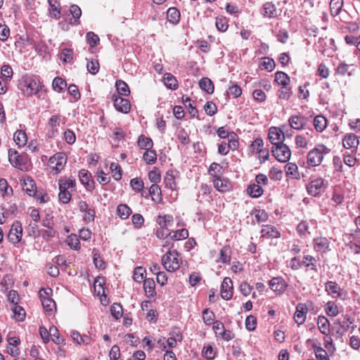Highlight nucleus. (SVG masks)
Segmentation results:
<instances>
[{
  "mask_svg": "<svg viewBox=\"0 0 360 360\" xmlns=\"http://www.w3.org/2000/svg\"><path fill=\"white\" fill-rule=\"evenodd\" d=\"M71 337L73 341L79 345H89L94 341L89 335H81L77 331H72L71 333Z\"/></svg>",
  "mask_w": 360,
  "mask_h": 360,
  "instance_id": "obj_29",
  "label": "nucleus"
},
{
  "mask_svg": "<svg viewBox=\"0 0 360 360\" xmlns=\"http://www.w3.org/2000/svg\"><path fill=\"white\" fill-rule=\"evenodd\" d=\"M58 199L63 204L68 203L72 199V191L76 189V181L72 178L63 177L58 180Z\"/></svg>",
  "mask_w": 360,
  "mask_h": 360,
  "instance_id": "obj_2",
  "label": "nucleus"
},
{
  "mask_svg": "<svg viewBox=\"0 0 360 360\" xmlns=\"http://www.w3.org/2000/svg\"><path fill=\"white\" fill-rule=\"evenodd\" d=\"M165 269L169 272H174L180 268L181 258L176 250H169L161 259Z\"/></svg>",
  "mask_w": 360,
  "mask_h": 360,
  "instance_id": "obj_4",
  "label": "nucleus"
},
{
  "mask_svg": "<svg viewBox=\"0 0 360 360\" xmlns=\"http://www.w3.org/2000/svg\"><path fill=\"white\" fill-rule=\"evenodd\" d=\"M308 307L306 303H298L294 314V320L299 325H302L307 318Z\"/></svg>",
  "mask_w": 360,
  "mask_h": 360,
  "instance_id": "obj_20",
  "label": "nucleus"
},
{
  "mask_svg": "<svg viewBox=\"0 0 360 360\" xmlns=\"http://www.w3.org/2000/svg\"><path fill=\"white\" fill-rule=\"evenodd\" d=\"M13 69L9 65H4L1 68V75L0 77L1 79L4 80H11L13 77Z\"/></svg>",
  "mask_w": 360,
  "mask_h": 360,
  "instance_id": "obj_62",
  "label": "nucleus"
},
{
  "mask_svg": "<svg viewBox=\"0 0 360 360\" xmlns=\"http://www.w3.org/2000/svg\"><path fill=\"white\" fill-rule=\"evenodd\" d=\"M66 87L67 83L65 79L60 77H56L53 79L52 82V88L55 91L61 93L64 91Z\"/></svg>",
  "mask_w": 360,
  "mask_h": 360,
  "instance_id": "obj_47",
  "label": "nucleus"
},
{
  "mask_svg": "<svg viewBox=\"0 0 360 360\" xmlns=\"http://www.w3.org/2000/svg\"><path fill=\"white\" fill-rule=\"evenodd\" d=\"M112 100L114 103L115 109L122 113H128L131 110L130 101L127 98H123L115 94L112 95Z\"/></svg>",
  "mask_w": 360,
  "mask_h": 360,
  "instance_id": "obj_16",
  "label": "nucleus"
},
{
  "mask_svg": "<svg viewBox=\"0 0 360 360\" xmlns=\"http://www.w3.org/2000/svg\"><path fill=\"white\" fill-rule=\"evenodd\" d=\"M317 326L320 332L323 335H328L330 331L329 321L323 316H319L317 319Z\"/></svg>",
  "mask_w": 360,
  "mask_h": 360,
  "instance_id": "obj_37",
  "label": "nucleus"
},
{
  "mask_svg": "<svg viewBox=\"0 0 360 360\" xmlns=\"http://www.w3.org/2000/svg\"><path fill=\"white\" fill-rule=\"evenodd\" d=\"M8 160L11 165L22 171L28 169V157L25 153H19L15 149L8 150Z\"/></svg>",
  "mask_w": 360,
  "mask_h": 360,
  "instance_id": "obj_5",
  "label": "nucleus"
},
{
  "mask_svg": "<svg viewBox=\"0 0 360 360\" xmlns=\"http://www.w3.org/2000/svg\"><path fill=\"white\" fill-rule=\"evenodd\" d=\"M326 312L329 316H336L339 314L337 304L334 302H328L326 304Z\"/></svg>",
  "mask_w": 360,
  "mask_h": 360,
  "instance_id": "obj_58",
  "label": "nucleus"
},
{
  "mask_svg": "<svg viewBox=\"0 0 360 360\" xmlns=\"http://www.w3.org/2000/svg\"><path fill=\"white\" fill-rule=\"evenodd\" d=\"M79 181L86 190L92 191L94 188V181L91 179V173L86 169H81L78 174Z\"/></svg>",
  "mask_w": 360,
  "mask_h": 360,
  "instance_id": "obj_21",
  "label": "nucleus"
},
{
  "mask_svg": "<svg viewBox=\"0 0 360 360\" xmlns=\"http://www.w3.org/2000/svg\"><path fill=\"white\" fill-rule=\"evenodd\" d=\"M199 86L202 90L209 94H212L214 92V84L208 77L202 78L199 82Z\"/></svg>",
  "mask_w": 360,
  "mask_h": 360,
  "instance_id": "obj_40",
  "label": "nucleus"
},
{
  "mask_svg": "<svg viewBox=\"0 0 360 360\" xmlns=\"http://www.w3.org/2000/svg\"><path fill=\"white\" fill-rule=\"evenodd\" d=\"M117 214L122 219H127L131 214V209L126 204H120L117 207Z\"/></svg>",
  "mask_w": 360,
  "mask_h": 360,
  "instance_id": "obj_42",
  "label": "nucleus"
},
{
  "mask_svg": "<svg viewBox=\"0 0 360 360\" xmlns=\"http://www.w3.org/2000/svg\"><path fill=\"white\" fill-rule=\"evenodd\" d=\"M314 129L318 133L323 132L328 126V120L322 115H318L313 120Z\"/></svg>",
  "mask_w": 360,
  "mask_h": 360,
  "instance_id": "obj_28",
  "label": "nucleus"
},
{
  "mask_svg": "<svg viewBox=\"0 0 360 360\" xmlns=\"http://www.w3.org/2000/svg\"><path fill=\"white\" fill-rule=\"evenodd\" d=\"M223 172L222 166L217 162L211 163L208 169V172L212 176V179L221 176Z\"/></svg>",
  "mask_w": 360,
  "mask_h": 360,
  "instance_id": "obj_41",
  "label": "nucleus"
},
{
  "mask_svg": "<svg viewBox=\"0 0 360 360\" xmlns=\"http://www.w3.org/2000/svg\"><path fill=\"white\" fill-rule=\"evenodd\" d=\"M180 15V11L175 7H171L167 11V18L169 22H179Z\"/></svg>",
  "mask_w": 360,
  "mask_h": 360,
  "instance_id": "obj_51",
  "label": "nucleus"
},
{
  "mask_svg": "<svg viewBox=\"0 0 360 360\" xmlns=\"http://www.w3.org/2000/svg\"><path fill=\"white\" fill-rule=\"evenodd\" d=\"M12 310L13 311L14 318L17 321H24V319H25L26 313H25V309L22 307L18 305V304H17L15 305H13Z\"/></svg>",
  "mask_w": 360,
  "mask_h": 360,
  "instance_id": "obj_57",
  "label": "nucleus"
},
{
  "mask_svg": "<svg viewBox=\"0 0 360 360\" xmlns=\"http://www.w3.org/2000/svg\"><path fill=\"white\" fill-rule=\"evenodd\" d=\"M292 95V90L290 85L281 86L278 91V97L281 100L288 101Z\"/></svg>",
  "mask_w": 360,
  "mask_h": 360,
  "instance_id": "obj_48",
  "label": "nucleus"
},
{
  "mask_svg": "<svg viewBox=\"0 0 360 360\" xmlns=\"http://www.w3.org/2000/svg\"><path fill=\"white\" fill-rule=\"evenodd\" d=\"M247 193L250 197L257 198L263 194L264 189L257 184H252L248 186Z\"/></svg>",
  "mask_w": 360,
  "mask_h": 360,
  "instance_id": "obj_38",
  "label": "nucleus"
},
{
  "mask_svg": "<svg viewBox=\"0 0 360 360\" xmlns=\"http://www.w3.org/2000/svg\"><path fill=\"white\" fill-rule=\"evenodd\" d=\"M231 257V249L229 245L224 246L219 252V258L217 262L223 264H229Z\"/></svg>",
  "mask_w": 360,
  "mask_h": 360,
  "instance_id": "obj_36",
  "label": "nucleus"
},
{
  "mask_svg": "<svg viewBox=\"0 0 360 360\" xmlns=\"http://www.w3.org/2000/svg\"><path fill=\"white\" fill-rule=\"evenodd\" d=\"M22 238V227L19 221L14 222L8 232L7 238L15 246L19 247Z\"/></svg>",
  "mask_w": 360,
  "mask_h": 360,
  "instance_id": "obj_9",
  "label": "nucleus"
},
{
  "mask_svg": "<svg viewBox=\"0 0 360 360\" xmlns=\"http://www.w3.org/2000/svg\"><path fill=\"white\" fill-rule=\"evenodd\" d=\"M312 349L317 360H330L327 352L321 347V344L313 343Z\"/></svg>",
  "mask_w": 360,
  "mask_h": 360,
  "instance_id": "obj_34",
  "label": "nucleus"
},
{
  "mask_svg": "<svg viewBox=\"0 0 360 360\" xmlns=\"http://www.w3.org/2000/svg\"><path fill=\"white\" fill-rule=\"evenodd\" d=\"M164 183L165 187L171 190H174L176 188V181L174 172L173 170H169L167 172L164 179Z\"/></svg>",
  "mask_w": 360,
  "mask_h": 360,
  "instance_id": "obj_44",
  "label": "nucleus"
},
{
  "mask_svg": "<svg viewBox=\"0 0 360 360\" xmlns=\"http://www.w3.org/2000/svg\"><path fill=\"white\" fill-rule=\"evenodd\" d=\"M330 240L323 236H319L313 239V248L316 252L326 253L330 250Z\"/></svg>",
  "mask_w": 360,
  "mask_h": 360,
  "instance_id": "obj_18",
  "label": "nucleus"
},
{
  "mask_svg": "<svg viewBox=\"0 0 360 360\" xmlns=\"http://www.w3.org/2000/svg\"><path fill=\"white\" fill-rule=\"evenodd\" d=\"M110 169L112 172V176L115 180L119 181L122 179V171L121 167L115 162L110 164Z\"/></svg>",
  "mask_w": 360,
  "mask_h": 360,
  "instance_id": "obj_61",
  "label": "nucleus"
},
{
  "mask_svg": "<svg viewBox=\"0 0 360 360\" xmlns=\"http://www.w3.org/2000/svg\"><path fill=\"white\" fill-rule=\"evenodd\" d=\"M67 155L63 152L56 153L48 161V166L51 172L58 175L63 170L67 163Z\"/></svg>",
  "mask_w": 360,
  "mask_h": 360,
  "instance_id": "obj_6",
  "label": "nucleus"
},
{
  "mask_svg": "<svg viewBox=\"0 0 360 360\" xmlns=\"http://www.w3.org/2000/svg\"><path fill=\"white\" fill-rule=\"evenodd\" d=\"M73 51L71 49H63L59 55V59L63 63H70L73 60Z\"/></svg>",
  "mask_w": 360,
  "mask_h": 360,
  "instance_id": "obj_56",
  "label": "nucleus"
},
{
  "mask_svg": "<svg viewBox=\"0 0 360 360\" xmlns=\"http://www.w3.org/2000/svg\"><path fill=\"white\" fill-rule=\"evenodd\" d=\"M50 336H51L52 341L58 345H64L65 340L60 336L58 329L55 326L50 327Z\"/></svg>",
  "mask_w": 360,
  "mask_h": 360,
  "instance_id": "obj_43",
  "label": "nucleus"
},
{
  "mask_svg": "<svg viewBox=\"0 0 360 360\" xmlns=\"http://www.w3.org/2000/svg\"><path fill=\"white\" fill-rule=\"evenodd\" d=\"M319 257L316 258L310 255H304L302 259V266L305 268V271H312L314 273L318 272Z\"/></svg>",
  "mask_w": 360,
  "mask_h": 360,
  "instance_id": "obj_15",
  "label": "nucleus"
},
{
  "mask_svg": "<svg viewBox=\"0 0 360 360\" xmlns=\"http://www.w3.org/2000/svg\"><path fill=\"white\" fill-rule=\"evenodd\" d=\"M174 218L171 214H159L157 217L156 222L160 226L163 228H167L168 226L173 223Z\"/></svg>",
  "mask_w": 360,
  "mask_h": 360,
  "instance_id": "obj_45",
  "label": "nucleus"
},
{
  "mask_svg": "<svg viewBox=\"0 0 360 360\" xmlns=\"http://www.w3.org/2000/svg\"><path fill=\"white\" fill-rule=\"evenodd\" d=\"M330 149L323 143L317 144L313 149L309 150L307 156V163L311 167L319 166L326 155L329 154Z\"/></svg>",
  "mask_w": 360,
  "mask_h": 360,
  "instance_id": "obj_3",
  "label": "nucleus"
},
{
  "mask_svg": "<svg viewBox=\"0 0 360 360\" xmlns=\"http://www.w3.org/2000/svg\"><path fill=\"white\" fill-rule=\"evenodd\" d=\"M290 127L297 131H302L307 129L308 124V117L301 113L292 115L288 118Z\"/></svg>",
  "mask_w": 360,
  "mask_h": 360,
  "instance_id": "obj_11",
  "label": "nucleus"
},
{
  "mask_svg": "<svg viewBox=\"0 0 360 360\" xmlns=\"http://www.w3.org/2000/svg\"><path fill=\"white\" fill-rule=\"evenodd\" d=\"M306 135L309 136V133L307 132L306 134H298L295 137V143L297 148H307L309 140Z\"/></svg>",
  "mask_w": 360,
  "mask_h": 360,
  "instance_id": "obj_53",
  "label": "nucleus"
},
{
  "mask_svg": "<svg viewBox=\"0 0 360 360\" xmlns=\"http://www.w3.org/2000/svg\"><path fill=\"white\" fill-rule=\"evenodd\" d=\"M342 5V0H331L330 2V8L332 15H337L341 10Z\"/></svg>",
  "mask_w": 360,
  "mask_h": 360,
  "instance_id": "obj_64",
  "label": "nucleus"
},
{
  "mask_svg": "<svg viewBox=\"0 0 360 360\" xmlns=\"http://www.w3.org/2000/svg\"><path fill=\"white\" fill-rule=\"evenodd\" d=\"M264 142L260 138H257L250 145V149L252 153H264V160H268L269 154V151L263 148Z\"/></svg>",
  "mask_w": 360,
  "mask_h": 360,
  "instance_id": "obj_27",
  "label": "nucleus"
},
{
  "mask_svg": "<svg viewBox=\"0 0 360 360\" xmlns=\"http://www.w3.org/2000/svg\"><path fill=\"white\" fill-rule=\"evenodd\" d=\"M269 285L271 290H272L276 295H281L284 294L288 287V284L281 276L272 278L269 282Z\"/></svg>",
  "mask_w": 360,
  "mask_h": 360,
  "instance_id": "obj_12",
  "label": "nucleus"
},
{
  "mask_svg": "<svg viewBox=\"0 0 360 360\" xmlns=\"http://www.w3.org/2000/svg\"><path fill=\"white\" fill-rule=\"evenodd\" d=\"M22 94L27 97L37 94L44 87L39 78L35 76H22L20 82Z\"/></svg>",
  "mask_w": 360,
  "mask_h": 360,
  "instance_id": "obj_1",
  "label": "nucleus"
},
{
  "mask_svg": "<svg viewBox=\"0 0 360 360\" xmlns=\"http://www.w3.org/2000/svg\"><path fill=\"white\" fill-rule=\"evenodd\" d=\"M143 289L148 297H153L156 295L155 283L153 278H146L143 281Z\"/></svg>",
  "mask_w": 360,
  "mask_h": 360,
  "instance_id": "obj_32",
  "label": "nucleus"
},
{
  "mask_svg": "<svg viewBox=\"0 0 360 360\" xmlns=\"http://www.w3.org/2000/svg\"><path fill=\"white\" fill-rule=\"evenodd\" d=\"M221 297L225 300L231 299L233 294V282L229 277H225L222 281L221 290Z\"/></svg>",
  "mask_w": 360,
  "mask_h": 360,
  "instance_id": "obj_19",
  "label": "nucleus"
},
{
  "mask_svg": "<svg viewBox=\"0 0 360 360\" xmlns=\"http://www.w3.org/2000/svg\"><path fill=\"white\" fill-rule=\"evenodd\" d=\"M281 13L280 11L277 10L275 5L271 2H266L263 6L262 14L269 18H274L277 17Z\"/></svg>",
  "mask_w": 360,
  "mask_h": 360,
  "instance_id": "obj_26",
  "label": "nucleus"
},
{
  "mask_svg": "<svg viewBox=\"0 0 360 360\" xmlns=\"http://www.w3.org/2000/svg\"><path fill=\"white\" fill-rule=\"evenodd\" d=\"M286 176L299 179L300 178V172L298 171V167L296 164L292 162H288L285 166Z\"/></svg>",
  "mask_w": 360,
  "mask_h": 360,
  "instance_id": "obj_33",
  "label": "nucleus"
},
{
  "mask_svg": "<svg viewBox=\"0 0 360 360\" xmlns=\"http://www.w3.org/2000/svg\"><path fill=\"white\" fill-rule=\"evenodd\" d=\"M62 122V117L60 115H53L48 120L47 125L49 128L48 135L50 138L56 137L58 134V127L60 126Z\"/></svg>",
  "mask_w": 360,
  "mask_h": 360,
  "instance_id": "obj_14",
  "label": "nucleus"
},
{
  "mask_svg": "<svg viewBox=\"0 0 360 360\" xmlns=\"http://www.w3.org/2000/svg\"><path fill=\"white\" fill-rule=\"evenodd\" d=\"M130 186L132 189L136 193H141L144 188V184L141 178L136 177L131 179Z\"/></svg>",
  "mask_w": 360,
  "mask_h": 360,
  "instance_id": "obj_59",
  "label": "nucleus"
},
{
  "mask_svg": "<svg viewBox=\"0 0 360 360\" xmlns=\"http://www.w3.org/2000/svg\"><path fill=\"white\" fill-rule=\"evenodd\" d=\"M52 290L49 288H41L39 291V296L45 311L53 314L56 310L55 301L51 297Z\"/></svg>",
  "mask_w": 360,
  "mask_h": 360,
  "instance_id": "obj_7",
  "label": "nucleus"
},
{
  "mask_svg": "<svg viewBox=\"0 0 360 360\" xmlns=\"http://www.w3.org/2000/svg\"><path fill=\"white\" fill-rule=\"evenodd\" d=\"M170 240H181L188 237V231L186 229H181L174 231H171Z\"/></svg>",
  "mask_w": 360,
  "mask_h": 360,
  "instance_id": "obj_50",
  "label": "nucleus"
},
{
  "mask_svg": "<svg viewBox=\"0 0 360 360\" xmlns=\"http://www.w3.org/2000/svg\"><path fill=\"white\" fill-rule=\"evenodd\" d=\"M66 243L71 249L79 250L81 248L79 238L76 234H70L67 238Z\"/></svg>",
  "mask_w": 360,
  "mask_h": 360,
  "instance_id": "obj_54",
  "label": "nucleus"
},
{
  "mask_svg": "<svg viewBox=\"0 0 360 360\" xmlns=\"http://www.w3.org/2000/svg\"><path fill=\"white\" fill-rule=\"evenodd\" d=\"M163 81L165 86L169 89L176 90L179 87V83L176 77L169 72L164 75Z\"/></svg>",
  "mask_w": 360,
  "mask_h": 360,
  "instance_id": "obj_35",
  "label": "nucleus"
},
{
  "mask_svg": "<svg viewBox=\"0 0 360 360\" xmlns=\"http://www.w3.org/2000/svg\"><path fill=\"white\" fill-rule=\"evenodd\" d=\"M342 146L352 152H356L359 145V137L352 133L346 134L342 139Z\"/></svg>",
  "mask_w": 360,
  "mask_h": 360,
  "instance_id": "obj_13",
  "label": "nucleus"
},
{
  "mask_svg": "<svg viewBox=\"0 0 360 360\" xmlns=\"http://www.w3.org/2000/svg\"><path fill=\"white\" fill-rule=\"evenodd\" d=\"M268 137L269 141L273 144L274 146L283 143L285 140V135L283 131L280 128L276 127H271L269 129Z\"/></svg>",
  "mask_w": 360,
  "mask_h": 360,
  "instance_id": "obj_17",
  "label": "nucleus"
},
{
  "mask_svg": "<svg viewBox=\"0 0 360 360\" xmlns=\"http://www.w3.org/2000/svg\"><path fill=\"white\" fill-rule=\"evenodd\" d=\"M274 82L280 86L290 85V78L286 73L279 71L275 74Z\"/></svg>",
  "mask_w": 360,
  "mask_h": 360,
  "instance_id": "obj_46",
  "label": "nucleus"
},
{
  "mask_svg": "<svg viewBox=\"0 0 360 360\" xmlns=\"http://www.w3.org/2000/svg\"><path fill=\"white\" fill-rule=\"evenodd\" d=\"M325 290L328 295L333 298H339L342 296V289L334 281H327L325 283Z\"/></svg>",
  "mask_w": 360,
  "mask_h": 360,
  "instance_id": "obj_22",
  "label": "nucleus"
},
{
  "mask_svg": "<svg viewBox=\"0 0 360 360\" xmlns=\"http://www.w3.org/2000/svg\"><path fill=\"white\" fill-rule=\"evenodd\" d=\"M0 193L4 199L11 198L13 195V188L4 178L0 179Z\"/></svg>",
  "mask_w": 360,
  "mask_h": 360,
  "instance_id": "obj_30",
  "label": "nucleus"
},
{
  "mask_svg": "<svg viewBox=\"0 0 360 360\" xmlns=\"http://www.w3.org/2000/svg\"><path fill=\"white\" fill-rule=\"evenodd\" d=\"M214 188L219 192L224 193L229 191L231 188L230 181L224 177H218L212 179Z\"/></svg>",
  "mask_w": 360,
  "mask_h": 360,
  "instance_id": "obj_25",
  "label": "nucleus"
},
{
  "mask_svg": "<svg viewBox=\"0 0 360 360\" xmlns=\"http://www.w3.org/2000/svg\"><path fill=\"white\" fill-rule=\"evenodd\" d=\"M13 140L19 147L25 146L27 143V136L25 131L17 130L13 135Z\"/></svg>",
  "mask_w": 360,
  "mask_h": 360,
  "instance_id": "obj_39",
  "label": "nucleus"
},
{
  "mask_svg": "<svg viewBox=\"0 0 360 360\" xmlns=\"http://www.w3.org/2000/svg\"><path fill=\"white\" fill-rule=\"evenodd\" d=\"M261 233L262 237L266 239L278 238L281 237L280 231L277 229L276 227L271 224L263 225L261 230Z\"/></svg>",
  "mask_w": 360,
  "mask_h": 360,
  "instance_id": "obj_23",
  "label": "nucleus"
},
{
  "mask_svg": "<svg viewBox=\"0 0 360 360\" xmlns=\"http://www.w3.org/2000/svg\"><path fill=\"white\" fill-rule=\"evenodd\" d=\"M146 269L141 266L136 267L134 271L133 278L135 281L141 283L145 279Z\"/></svg>",
  "mask_w": 360,
  "mask_h": 360,
  "instance_id": "obj_63",
  "label": "nucleus"
},
{
  "mask_svg": "<svg viewBox=\"0 0 360 360\" xmlns=\"http://www.w3.org/2000/svg\"><path fill=\"white\" fill-rule=\"evenodd\" d=\"M143 158L146 164H154L157 160L156 151L155 150H151V148L146 150L143 155Z\"/></svg>",
  "mask_w": 360,
  "mask_h": 360,
  "instance_id": "obj_55",
  "label": "nucleus"
},
{
  "mask_svg": "<svg viewBox=\"0 0 360 360\" xmlns=\"http://www.w3.org/2000/svg\"><path fill=\"white\" fill-rule=\"evenodd\" d=\"M148 192L153 202L158 204L163 202L161 188L158 184H153L149 188Z\"/></svg>",
  "mask_w": 360,
  "mask_h": 360,
  "instance_id": "obj_31",
  "label": "nucleus"
},
{
  "mask_svg": "<svg viewBox=\"0 0 360 360\" xmlns=\"http://www.w3.org/2000/svg\"><path fill=\"white\" fill-rule=\"evenodd\" d=\"M271 152L275 158L281 162H288L291 157L290 149L283 143L274 146L271 149Z\"/></svg>",
  "mask_w": 360,
  "mask_h": 360,
  "instance_id": "obj_8",
  "label": "nucleus"
},
{
  "mask_svg": "<svg viewBox=\"0 0 360 360\" xmlns=\"http://www.w3.org/2000/svg\"><path fill=\"white\" fill-rule=\"evenodd\" d=\"M23 191L30 196H35L37 193V186L34 181L30 176H26L22 183Z\"/></svg>",
  "mask_w": 360,
  "mask_h": 360,
  "instance_id": "obj_24",
  "label": "nucleus"
},
{
  "mask_svg": "<svg viewBox=\"0 0 360 360\" xmlns=\"http://www.w3.org/2000/svg\"><path fill=\"white\" fill-rule=\"evenodd\" d=\"M115 87L117 93L121 96H128L130 94V89L128 84L121 79L116 81Z\"/></svg>",
  "mask_w": 360,
  "mask_h": 360,
  "instance_id": "obj_49",
  "label": "nucleus"
},
{
  "mask_svg": "<svg viewBox=\"0 0 360 360\" xmlns=\"http://www.w3.org/2000/svg\"><path fill=\"white\" fill-rule=\"evenodd\" d=\"M138 146L140 148L148 150L152 148L153 142L150 138L146 137L144 135H141L138 139Z\"/></svg>",
  "mask_w": 360,
  "mask_h": 360,
  "instance_id": "obj_52",
  "label": "nucleus"
},
{
  "mask_svg": "<svg viewBox=\"0 0 360 360\" xmlns=\"http://www.w3.org/2000/svg\"><path fill=\"white\" fill-rule=\"evenodd\" d=\"M327 181L323 178H316L311 180L307 186V193L312 196L319 195L327 188Z\"/></svg>",
  "mask_w": 360,
  "mask_h": 360,
  "instance_id": "obj_10",
  "label": "nucleus"
},
{
  "mask_svg": "<svg viewBox=\"0 0 360 360\" xmlns=\"http://www.w3.org/2000/svg\"><path fill=\"white\" fill-rule=\"evenodd\" d=\"M229 142L227 143L229 150H236L239 146L238 137L237 134L232 131L231 132V136L228 139Z\"/></svg>",
  "mask_w": 360,
  "mask_h": 360,
  "instance_id": "obj_60",
  "label": "nucleus"
}]
</instances>
